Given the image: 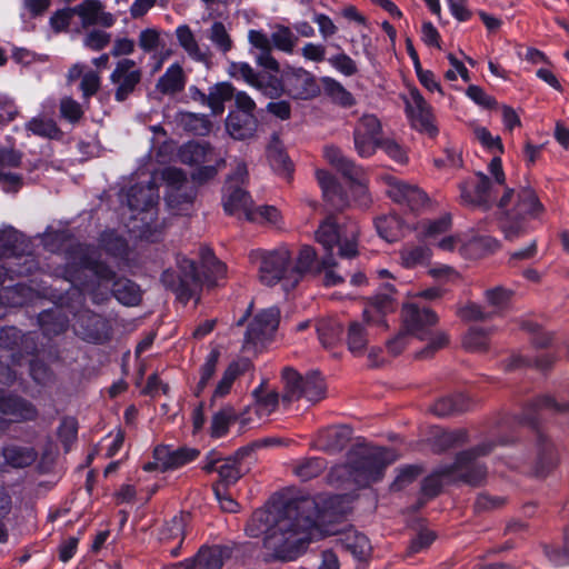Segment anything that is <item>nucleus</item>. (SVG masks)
Instances as JSON below:
<instances>
[{
  "label": "nucleus",
  "mask_w": 569,
  "mask_h": 569,
  "mask_svg": "<svg viewBox=\"0 0 569 569\" xmlns=\"http://www.w3.org/2000/svg\"><path fill=\"white\" fill-rule=\"evenodd\" d=\"M213 149L208 143L190 141L179 150V158L186 164H200L212 159Z\"/></svg>",
  "instance_id": "obj_40"
},
{
  "label": "nucleus",
  "mask_w": 569,
  "mask_h": 569,
  "mask_svg": "<svg viewBox=\"0 0 569 569\" xmlns=\"http://www.w3.org/2000/svg\"><path fill=\"white\" fill-rule=\"evenodd\" d=\"M199 450L189 447L172 449L170 446H158L153 450V460L143 466L144 471L167 472L179 469L199 457Z\"/></svg>",
  "instance_id": "obj_14"
},
{
  "label": "nucleus",
  "mask_w": 569,
  "mask_h": 569,
  "mask_svg": "<svg viewBox=\"0 0 569 569\" xmlns=\"http://www.w3.org/2000/svg\"><path fill=\"white\" fill-rule=\"evenodd\" d=\"M3 457L8 465L14 468H23L36 460L37 452L32 448L10 446L3 450Z\"/></svg>",
  "instance_id": "obj_54"
},
{
  "label": "nucleus",
  "mask_w": 569,
  "mask_h": 569,
  "mask_svg": "<svg viewBox=\"0 0 569 569\" xmlns=\"http://www.w3.org/2000/svg\"><path fill=\"white\" fill-rule=\"evenodd\" d=\"M403 100L407 114L413 128L430 136L436 134L437 128L433 123L432 109L420 91L417 88L409 89Z\"/></svg>",
  "instance_id": "obj_16"
},
{
  "label": "nucleus",
  "mask_w": 569,
  "mask_h": 569,
  "mask_svg": "<svg viewBox=\"0 0 569 569\" xmlns=\"http://www.w3.org/2000/svg\"><path fill=\"white\" fill-rule=\"evenodd\" d=\"M0 412L9 416L12 421L33 420L37 417V410L30 402L2 391H0Z\"/></svg>",
  "instance_id": "obj_30"
},
{
  "label": "nucleus",
  "mask_w": 569,
  "mask_h": 569,
  "mask_svg": "<svg viewBox=\"0 0 569 569\" xmlns=\"http://www.w3.org/2000/svg\"><path fill=\"white\" fill-rule=\"evenodd\" d=\"M238 412L231 406H224L213 413L211 419L210 435L213 438H221L227 435L232 422L237 421Z\"/></svg>",
  "instance_id": "obj_47"
},
{
  "label": "nucleus",
  "mask_w": 569,
  "mask_h": 569,
  "mask_svg": "<svg viewBox=\"0 0 569 569\" xmlns=\"http://www.w3.org/2000/svg\"><path fill=\"white\" fill-rule=\"evenodd\" d=\"M162 31L156 27L142 29L138 34V46L144 53H153L164 48Z\"/></svg>",
  "instance_id": "obj_55"
},
{
  "label": "nucleus",
  "mask_w": 569,
  "mask_h": 569,
  "mask_svg": "<svg viewBox=\"0 0 569 569\" xmlns=\"http://www.w3.org/2000/svg\"><path fill=\"white\" fill-rule=\"evenodd\" d=\"M224 549L214 546L210 548H201L196 557L188 559L194 565V569H220L223 563Z\"/></svg>",
  "instance_id": "obj_43"
},
{
  "label": "nucleus",
  "mask_w": 569,
  "mask_h": 569,
  "mask_svg": "<svg viewBox=\"0 0 569 569\" xmlns=\"http://www.w3.org/2000/svg\"><path fill=\"white\" fill-rule=\"evenodd\" d=\"M234 89L228 82L216 83L209 88L207 106L213 116L222 114L224 103L233 97Z\"/></svg>",
  "instance_id": "obj_42"
},
{
  "label": "nucleus",
  "mask_w": 569,
  "mask_h": 569,
  "mask_svg": "<svg viewBox=\"0 0 569 569\" xmlns=\"http://www.w3.org/2000/svg\"><path fill=\"white\" fill-rule=\"evenodd\" d=\"M252 396L256 416L261 415L266 419L278 408L279 395L274 390H269L264 381L253 390Z\"/></svg>",
  "instance_id": "obj_37"
},
{
  "label": "nucleus",
  "mask_w": 569,
  "mask_h": 569,
  "mask_svg": "<svg viewBox=\"0 0 569 569\" xmlns=\"http://www.w3.org/2000/svg\"><path fill=\"white\" fill-rule=\"evenodd\" d=\"M187 516H174L170 521L166 522L159 533L162 542H173L174 546L169 549L171 556L177 557L180 553V546L183 541L184 526Z\"/></svg>",
  "instance_id": "obj_32"
},
{
  "label": "nucleus",
  "mask_w": 569,
  "mask_h": 569,
  "mask_svg": "<svg viewBox=\"0 0 569 569\" xmlns=\"http://www.w3.org/2000/svg\"><path fill=\"white\" fill-rule=\"evenodd\" d=\"M281 505H271L257 509L246 526V533L251 538L267 536L278 517Z\"/></svg>",
  "instance_id": "obj_29"
},
{
  "label": "nucleus",
  "mask_w": 569,
  "mask_h": 569,
  "mask_svg": "<svg viewBox=\"0 0 569 569\" xmlns=\"http://www.w3.org/2000/svg\"><path fill=\"white\" fill-rule=\"evenodd\" d=\"M202 263L207 269V279L211 283H216L226 274V266L219 261L209 249L202 251Z\"/></svg>",
  "instance_id": "obj_64"
},
{
  "label": "nucleus",
  "mask_w": 569,
  "mask_h": 569,
  "mask_svg": "<svg viewBox=\"0 0 569 569\" xmlns=\"http://www.w3.org/2000/svg\"><path fill=\"white\" fill-rule=\"evenodd\" d=\"M317 252L311 246H302L299 250L298 256H292L291 273L289 277L290 283L295 284V288L302 280L303 276L308 272H315L318 264Z\"/></svg>",
  "instance_id": "obj_31"
},
{
  "label": "nucleus",
  "mask_w": 569,
  "mask_h": 569,
  "mask_svg": "<svg viewBox=\"0 0 569 569\" xmlns=\"http://www.w3.org/2000/svg\"><path fill=\"white\" fill-rule=\"evenodd\" d=\"M381 124L373 114L363 116L355 128L353 141L358 154L362 158L371 157L380 142Z\"/></svg>",
  "instance_id": "obj_17"
},
{
  "label": "nucleus",
  "mask_w": 569,
  "mask_h": 569,
  "mask_svg": "<svg viewBox=\"0 0 569 569\" xmlns=\"http://www.w3.org/2000/svg\"><path fill=\"white\" fill-rule=\"evenodd\" d=\"M142 80V70L130 58L119 59L109 74L113 97L117 102L128 100L138 89Z\"/></svg>",
  "instance_id": "obj_11"
},
{
  "label": "nucleus",
  "mask_w": 569,
  "mask_h": 569,
  "mask_svg": "<svg viewBox=\"0 0 569 569\" xmlns=\"http://www.w3.org/2000/svg\"><path fill=\"white\" fill-rule=\"evenodd\" d=\"M267 158L272 170L283 177H290L292 172V162L287 153L278 144H271L267 149Z\"/></svg>",
  "instance_id": "obj_56"
},
{
  "label": "nucleus",
  "mask_w": 569,
  "mask_h": 569,
  "mask_svg": "<svg viewBox=\"0 0 569 569\" xmlns=\"http://www.w3.org/2000/svg\"><path fill=\"white\" fill-rule=\"evenodd\" d=\"M77 257L68 264L67 273L73 286L91 295L94 302L103 301L111 291L124 306H137L141 300L140 288L128 279H116L114 272L96 260L97 250L90 246H79Z\"/></svg>",
  "instance_id": "obj_2"
},
{
  "label": "nucleus",
  "mask_w": 569,
  "mask_h": 569,
  "mask_svg": "<svg viewBox=\"0 0 569 569\" xmlns=\"http://www.w3.org/2000/svg\"><path fill=\"white\" fill-rule=\"evenodd\" d=\"M342 548L349 551L356 559L365 560L371 552V545L368 538L356 531L347 530L339 539Z\"/></svg>",
  "instance_id": "obj_36"
},
{
  "label": "nucleus",
  "mask_w": 569,
  "mask_h": 569,
  "mask_svg": "<svg viewBox=\"0 0 569 569\" xmlns=\"http://www.w3.org/2000/svg\"><path fill=\"white\" fill-rule=\"evenodd\" d=\"M167 183L166 201L173 214H183L192 207L194 191L189 186L184 172L177 168H167L162 172Z\"/></svg>",
  "instance_id": "obj_9"
},
{
  "label": "nucleus",
  "mask_w": 569,
  "mask_h": 569,
  "mask_svg": "<svg viewBox=\"0 0 569 569\" xmlns=\"http://www.w3.org/2000/svg\"><path fill=\"white\" fill-rule=\"evenodd\" d=\"M68 80L70 82L81 78L79 89L82 93L84 102L93 97L101 87V76L99 71L86 70V66L81 62H77L68 70Z\"/></svg>",
  "instance_id": "obj_27"
},
{
  "label": "nucleus",
  "mask_w": 569,
  "mask_h": 569,
  "mask_svg": "<svg viewBox=\"0 0 569 569\" xmlns=\"http://www.w3.org/2000/svg\"><path fill=\"white\" fill-rule=\"evenodd\" d=\"M489 329L472 327L463 337V346L471 351L485 350L488 346Z\"/></svg>",
  "instance_id": "obj_62"
},
{
  "label": "nucleus",
  "mask_w": 569,
  "mask_h": 569,
  "mask_svg": "<svg viewBox=\"0 0 569 569\" xmlns=\"http://www.w3.org/2000/svg\"><path fill=\"white\" fill-rule=\"evenodd\" d=\"M158 189L152 182L143 186H133L128 192V204L132 211L142 214L139 220L142 222L152 220L156 216L154 207L158 204Z\"/></svg>",
  "instance_id": "obj_20"
},
{
  "label": "nucleus",
  "mask_w": 569,
  "mask_h": 569,
  "mask_svg": "<svg viewBox=\"0 0 569 569\" xmlns=\"http://www.w3.org/2000/svg\"><path fill=\"white\" fill-rule=\"evenodd\" d=\"M468 409L467 398L462 393L442 397L431 407V411L438 417H447Z\"/></svg>",
  "instance_id": "obj_48"
},
{
  "label": "nucleus",
  "mask_w": 569,
  "mask_h": 569,
  "mask_svg": "<svg viewBox=\"0 0 569 569\" xmlns=\"http://www.w3.org/2000/svg\"><path fill=\"white\" fill-rule=\"evenodd\" d=\"M492 448L493 442L486 441L472 450L461 452L457 457L452 470L447 471L446 475H457L467 483L472 486L479 485L486 478L487 471L483 466L475 460L491 452Z\"/></svg>",
  "instance_id": "obj_13"
},
{
  "label": "nucleus",
  "mask_w": 569,
  "mask_h": 569,
  "mask_svg": "<svg viewBox=\"0 0 569 569\" xmlns=\"http://www.w3.org/2000/svg\"><path fill=\"white\" fill-rule=\"evenodd\" d=\"M395 289L391 284H386L382 292L377 293L368 307L363 310V320L367 327H380L383 330L388 325L385 316L395 309L393 295Z\"/></svg>",
  "instance_id": "obj_21"
},
{
  "label": "nucleus",
  "mask_w": 569,
  "mask_h": 569,
  "mask_svg": "<svg viewBox=\"0 0 569 569\" xmlns=\"http://www.w3.org/2000/svg\"><path fill=\"white\" fill-rule=\"evenodd\" d=\"M272 47L286 53H292L298 42L293 31L283 24H274L271 32Z\"/></svg>",
  "instance_id": "obj_53"
},
{
  "label": "nucleus",
  "mask_w": 569,
  "mask_h": 569,
  "mask_svg": "<svg viewBox=\"0 0 569 569\" xmlns=\"http://www.w3.org/2000/svg\"><path fill=\"white\" fill-rule=\"evenodd\" d=\"M387 194L396 202L406 204L411 210H418L426 201V193L419 188L392 177L386 179Z\"/></svg>",
  "instance_id": "obj_23"
},
{
  "label": "nucleus",
  "mask_w": 569,
  "mask_h": 569,
  "mask_svg": "<svg viewBox=\"0 0 569 569\" xmlns=\"http://www.w3.org/2000/svg\"><path fill=\"white\" fill-rule=\"evenodd\" d=\"M228 74L236 80H243L247 84L263 91L266 94L278 93V87H272V91L263 86L260 74L248 62H230Z\"/></svg>",
  "instance_id": "obj_33"
},
{
  "label": "nucleus",
  "mask_w": 569,
  "mask_h": 569,
  "mask_svg": "<svg viewBox=\"0 0 569 569\" xmlns=\"http://www.w3.org/2000/svg\"><path fill=\"white\" fill-rule=\"evenodd\" d=\"M161 281L182 302L189 301L200 288V277L194 261L181 256L177 257V270H166Z\"/></svg>",
  "instance_id": "obj_8"
},
{
  "label": "nucleus",
  "mask_w": 569,
  "mask_h": 569,
  "mask_svg": "<svg viewBox=\"0 0 569 569\" xmlns=\"http://www.w3.org/2000/svg\"><path fill=\"white\" fill-rule=\"evenodd\" d=\"M250 449H240L234 457L220 458L218 453L210 452L203 463L202 469L206 472L217 471L222 483L229 486L234 483L241 477V470L238 466L239 459L250 453Z\"/></svg>",
  "instance_id": "obj_19"
},
{
  "label": "nucleus",
  "mask_w": 569,
  "mask_h": 569,
  "mask_svg": "<svg viewBox=\"0 0 569 569\" xmlns=\"http://www.w3.org/2000/svg\"><path fill=\"white\" fill-rule=\"evenodd\" d=\"M397 459V453L391 449L361 446L350 453L348 465L332 469L331 477L341 479L348 476L358 487H367L379 481L387 466Z\"/></svg>",
  "instance_id": "obj_4"
},
{
  "label": "nucleus",
  "mask_w": 569,
  "mask_h": 569,
  "mask_svg": "<svg viewBox=\"0 0 569 569\" xmlns=\"http://www.w3.org/2000/svg\"><path fill=\"white\" fill-rule=\"evenodd\" d=\"M399 254L401 266L407 269L426 267L429 264L432 257L431 249L422 244L405 246Z\"/></svg>",
  "instance_id": "obj_35"
},
{
  "label": "nucleus",
  "mask_w": 569,
  "mask_h": 569,
  "mask_svg": "<svg viewBox=\"0 0 569 569\" xmlns=\"http://www.w3.org/2000/svg\"><path fill=\"white\" fill-rule=\"evenodd\" d=\"M283 391L282 401L292 402L301 398L310 402H317L325 398L326 385L321 375L311 371L305 377L292 368L282 371Z\"/></svg>",
  "instance_id": "obj_7"
},
{
  "label": "nucleus",
  "mask_w": 569,
  "mask_h": 569,
  "mask_svg": "<svg viewBox=\"0 0 569 569\" xmlns=\"http://www.w3.org/2000/svg\"><path fill=\"white\" fill-rule=\"evenodd\" d=\"M401 321L402 329L422 340L428 329L438 322V316L429 307L410 300L402 306Z\"/></svg>",
  "instance_id": "obj_15"
},
{
  "label": "nucleus",
  "mask_w": 569,
  "mask_h": 569,
  "mask_svg": "<svg viewBox=\"0 0 569 569\" xmlns=\"http://www.w3.org/2000/svg\"><path fill=\"white\" fill-rule=\"evenodd\" d=\"M323 157L346 178H357V174L359 173V167H357L349 158H347L338 147L331 144L326 146L323 148Z\"/></svg>",
  "instance_id": "obj_38"
},
{
  "label": "nucleus",
  "mask_w": 569,
  "mask_h": 569,
  "mask_svg": "<svg viewBox=\"0 0 569 569\" xmlns=\"http://www.w3.org/2000/svg\"><path fill=\"white\" fill-rule=\"evenodd\" d=\"M350 180V193L355 204L359 208H368L372 201L367 179L361 168H359V173L356 179Z\"/></svg>",
  "instance_id": "obj_58"
},
{
  "label": "nucleus",
  "mask_w": 569,
  "mask_h": 569,
  "mask_svg": "<svg viewBox=\"0 0 569 569\" xmlns=\"http://www.w3.org/2000/svg\"><path fill=\"white\" fill-rule=\"evenodd\" d=\"M317 181L322 190L325 200L335 209L342 210L350 202L348 197L342 192L337 179L327 170H316Z\"/></svg>",
  "instance_id": "obj_26"
},
{
  "label": "nucleus",
  "mask_w": 569,
  "mask_h": 569,
  "mask_svg": "<svg viewBox=\"0 0 569 569\" xmlns=\"http://www.w3.org/2000/svg\"><path fill=\"white\" fill-rule=\"evenodd\" d=\"M287 86L289 94L297 99H309L319 92L313 76L302 68L292 69L287 73Z\"/></svg>",
  "instance_id": "obj_25"
},
{
  "label": "nucleus",
  "mask_w": 569,
  "mask_h": 569,
  "mask_svg": "<svg viewBox=\"0 0 569 569\" xmlns=\"http://www.w3.org/2000/svg\"><path fill=\"white\" fill-rule=\"evenodd\" d=\"M376 228L382 239L393 242L402 234L403 221L396 214H387L376 220Z\"/></svg>",
  "instance_id": "obj_51"
},
{
  "label": "nucleus",
  "mask_w": 569,
  "mask_h": 569,
  "mask_svg": "<svg viewBox=\"0 0 569 569\" xmlns=\"http://www.w3.org/2000/svg\"><path fill=\"white\" fill-rule=\"evenodd\" d=\"M460 199L463 204L471 207L488 206L492 200L493 183L482 172L467 179L459 186Z\"/></svg>",
  "instance_id": "obj_18"
},
{
  "label": "nucleus",
  "mask_w": 569,
  "mask_h": 569,
  "mask_svg": "<svg viewBox=\"0 0 569 569\" xmlns=\"http://www.w3.org/2000/svg\"><path fill=\"white\" fill-rule=\"evenodd\" d=\"M279 321L280 310L277 307L259 312L246 331L243 348L254 352L263 348L273 338Z\"/></svg>",
  "instance_id": "obj_10"
},
{
  "label": "nucleus",
  "mask_w": 569,
  "mask_h": 569,
  "mask_svg": "<svg viewBox=\"0 0 569 569\" xmlns=\"http://www.w3.org/2000/svg\"><path fill=\"white\" fill-rule=\"evenodd\" d=\"M323 90L331 100L343 108H350L355 104L353 96L336 79L323 77L321 79Z\"/></svg>",
  "instance_id": "obj_50"
},
{
  "label": "nucleus",
  "mask_w": 569,
  "mask_h": 569,
  "mask_svg": "<svg viewBox=\"0 0 569 569\" xmlns=\"http://www.w3.org/2000/svg\"><path fill=\"white\" fill-rule=\"evenodd\" d=\"M26 130L34 136L47 139H61L62 131L58 128L56 121L50 118L37 116L26 123Z\"/></svg>",
  "instance_id": "obj_45"
},
{
  "label": "nucleus",
  "mask_w": 569,
  "mask_h": 569,
  "mask_svg": "<svg viewBox=\"0 0 569 569\" xmlns=\"http://www.w3.org/2000/svg\"><path fill=\"white\" fill-rule=\"evenodd\" d=\"M180 123L196 136H207L212 127L208 116L193 112H181Z\"/></svg>",
  "instance_id": "obj_57"
},
{
  "label": "nucleus",
  "mask_w": 569,
  "mask_h": 569,
  "mask_svg": "<svg viewBox=\"0 0 569 569\" xmlns=\"http://www.w3.org/2000/svg\"><path fill=\"white\" fill-rule=\"evenodd\" d=\"M350 497H301L282 503L271 531L263 537V548L273 559H297L307 542L320 535L333 533L327 525L350 510Z\"/></svg>",
  "instance_id": "obj_1"
},
{
  "label": "nucleus",
  "mask_w": 569,
  "mask_h": 569,
  "mask_svg": "<svg viewBox=\"0 0 569 569\" xmlns=\"http://www.w3.org/2000/svg\"><path fill=\"white\" fill-rule=\"evenodd\" d=\"M258 127L254 113L230 111L226 120V130L236 140L253 137Z\"/></svg>",
  "instance_id": "obj_28"
},
{
  "label": "nucleus",
  "mask_w": 569,
  "mask_h": 569,
  "mask_svg": "<svg viewBox=\"0 0 569 569\" xmlns=\"http://www.w3.org/2000/svg\"><path fill=\"white\" fill-rule=\"evenodd\" d=\"M543 207L531 188H522L517 192V200L512 211L507 212L501 223L507 239L513 240L525 234L529 227L528 220L538 218Z\"/></svg>",
  "instance_id": "obj_6"
},
{
  "label": "nucleus",
  "mask_w": 569,
  "mask_h": 569,
  "mask_svg": "<svg viewBox=\"0 0 569 569\" xmlns=\"http://www.w3.org/2000/svg\"><path fill=\"white\" fill-rule=\"evenodd\" d=\"M72 11L79 17L83 28L91 26L110 28L116 23V17L104 10L100 0H84L73 7Z\"/></svg>",
  "instance_id": "obj_24"
},
{
  "label": "nucleus",
  "mask_w": 569,
  "mask_h": 569,
  "mask_svg": "<svg viewBox=\"0 0 569 569\" xmlns=\"http://www.w3.org/2000/svg\"><path fill=\"white\" fill-rule=\"evenodd\" d=\"M207 38L214 49L221 53H227L233 48V40L224 23L214 21L207 30Z\"/></svg>",
  "instance_id": "obj_52"
},
{
  "label": "nucleus",
  "mask_w": 569,
  "mask_h": 569,
  "mask_svg": "<svg viewBox=\"0 0 569 569\" xmlns=\"http://www.w3.org/2000/svg\"><path fill=\"white\" fill-rule=\"evenodd\" d=\"M369 341V333L365 325L355 321L351 322L348 329L347 343L352 353H360L365 350Z\"/></svg>",
  "instance_id": "obj_60"
},
{
  "label": "nucleus",
  "mask_w": 569,
  "mask_h": 569,
  "mask_svg": "<svg viewBox=\"0 0 569 569\" xmlns=\"http://www.w3.org/2000/svg\"><path fill=\"white\" fill-rule=\"evenodd\" d=\"M219 351L218 350H211L207 357H206V360L203 362V365L200 367V377H199V381L194 388V395L197 397H199L202 391L207 388V386L209 385V382L211 381V379L213 378L214 373H216V370H217V365H218V360H219Z\"/></svg>",
  "instance_id": "obj_59"
},
{
  "label": "nucleus",
  "mask_w": 569,
  "mask_h": 569,
  "mask_svg": "<svg viewBox=\"0 0 569 569\" xmlns=\"http://www.w3.org/2000/svg\"><path fill=\"white\" fill-rule=\"evenodd\" d=\"M472 133L475 139L489 152L493 153V158L489 163V172L495 178V183L503 184L505 173L499 154L503 153V146L499 136H493L491 132L481 126H473Z\"/></svg>",
  "instance_id": "obj_22"
},
{
  "label": "nucleus",
  "mask_w": 569,
  "mask_h": 569,
  "mask_svg": "<svg viewBox=\"0 0 569 569\" xmlns=\"http://www.w3.org/2000/svg\"><path fill=\"white\" fill-rule=\"evenodd\" d=\"M326 468V462L321 458H309L301 461L296 468L295 473L303 481L319 476Z\"/></svg>",
  "instance_id": "obj_63"
},
{
  "label": "nucleus",
  "mask_w": 569,
  "mask_h": 569,
  "mask_svg": "<svg viewBox=\"0 0 569 569\" xmlns=\"http://www.w3.org/2000/svg\"><path fill=\"white\" fill-rule=\"evenodd\" d=\"M248 177V169L244 162H239L233 173L228 178L223 189V209L230 216L246 219V212L241 209L244 203V198L249 200V208L252 207L253 201L250 194L243 189V183Z\"/></svg>",
  "instance_id": "obj_12"
},
{
  "label": "nucleus",
  "mask_w": 569,
  "mask_h": 569,
  "mask_svg": "<svg viewBox=\"0 0 569 569\" xmlns=\"http://www.w3.org/2000/svg\"><path fill=\"white\" fill-rule=\"evenodd\" d=\"M39 322L47 335L62 332L68 326V319L61 315L60 309L40 313Z\"/></svg>",
  "instance_id": "obj_61"
},
{
  "label": "nucleus",
  "mask_w": 569,
  "mask_h": 569,
  "mask_svg": "<svg viewBox=\"0 0 569 569\" xmlns=\"http://www.w3.org/2000/svg\"><path fill=\"white\" fill-rule=\"evenodd\" d=\"M186 74L181 64L172 63L159 78L156 88L162 94L172 96L184 89Z\"/></svg>",
  "instance_id": "obj_34"
},
{
  "label": "nucleus",
  "mask_w": 569,
  "mask_h": 569,
  "mask_svg": "<svg viewBox=\"0 0 569 569\" xmlns=\"http://www.w3.org/2000/svg\"><path fill=\"white\" fill-rule=\"evenodd\" d=\"M78 328H76L77 333L81 335L83 339L89 341H98L99 330L103 327V320L100 316L86 311L80 315L77 320Z\"/></svg>",
  "instance_id": "obj_49"
},
{
  "label": "nucleus",
  "mask_w": 569,
  "mask_h": 569,
  "mask_svg": "<svg viewBox=\"0 0 569 569\" xmlns=\"http://www.w3.org/2000/svg\"><path fill=\"white\" fill-rule=\"evenodd\" d=\"M359 227L350 219H339L333 216L327 217L316 231V240L326 251L325 257L316 268V273H323V284L327 287L337 286L343 278L335 272L337 266L333 250L338 249L341 258H353L358 254Z\"/></svg>",
  "instance_id": "obj_3"
},
{
  "label": "nucleus",
  "mask_w": 569,
  "mask_h": 569,
  "mask_svg": "<svg viewBox=\"0 0 569 569\" xmlns=\"http://www.w3.org/2000/svg\"><path fill=\"white\" fill-rule=\"evenodd\" d=\"M249 206V200L244 198V203L241 209L246 212V220L254 223H269L272 226H279L281 222V214L279 210L272 206H261L254 207L252 204L251 208Z\"/></svg>",
  "instance_id": "obj_41"
},
{
  "label": "nucleus",
  "mask_w": 569,
  "mask_h": 569,
  "mask_svg": "<svg viewBox=\"0 0 569 569\" xmlns=\"http://www.w3.org/2000/svg\"><path fill=\"white\" fill-rule=\"evenodd\" d=\"M176 37L179 46L186 51V53L197 62H204L208 59V54L203 51L190 27L181 24L176 29Z\"/></svg>",
  "instance_id": "obj_39"
},
{
  "label": "nucleus",
  "mask_w": 569,
  "mask_h": 569,
  "mask_svg": "<svg viewBox=\"0 0 569 569\" xmlns=\"http://www.w3.org/2000/svg\"><path fill=\"white\" fill-rule=\"evenodd\" d=\"M249 259L258 267V278L264 286L281 284L288 292L295 289L290 283L292 251L287 244H280L273 249H256L249 253Z\"/></svg>",
  "instance_id": "obj_5"
},
{
  "label": "nucleus",
  "mask_w": 569,
  "mask_h": 569,
  "mask_svg": "<svg viewBox=\"0 0 569 569\" xmlns=\"http://www.w3.org/2000/svg\"><path fill=\"white\" fill-rule=\"evenodd\" d=\"M451 228L450 214H443L435 220L423 221L419 223V234L430 241L436 242Z\"/></svg>",
  "instance_id": "obj_46"
},
{
  "label": "nucleus",
  "mask_w": 569,
  "mask_h": 569,
  "mask_svg": "<svg viewBox=\"0 0 569 569\" xmlns=\"http://www.w3.org/2000/svg\"><path fill=\"white\" fill-rule=\"evenodd\" d=\"M512 291L497 286L485 291L486 307L490 312V316L500 315L505 309L508 308Z\"/></svg>",
  "instance_id": "obj_44"
}]
</instances>
